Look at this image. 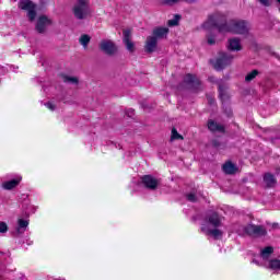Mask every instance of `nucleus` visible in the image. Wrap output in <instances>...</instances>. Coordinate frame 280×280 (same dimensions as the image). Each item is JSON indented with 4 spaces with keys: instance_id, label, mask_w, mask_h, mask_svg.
<instances>
[{
    "instance_id": "1",
    "label": "nucleus",
    "mask_w": 280,
    "mask_h": 280,
    "mask_svg": "<svg viewBox=\"0 0 280 280\" xmlns=\"http://www.w3.org/2000/svg\"><path fill=\"white\" fill-rule=\"evenodd\" d=\"M206 25L211 27H217L218 32L226 34L231 32L232 34H248L250 30V24L246 20H232L226 23V15L220 12H215L208 18Z\"/></svg>"
},
{
    "instance_id": "2",
    "label": "nucleus",
    "mask_w": 280,
    "mask_h": 280,
    "mask_svg": "<svg viewBox=\"0 0 280 280\" xmlns=\"http://www.w3.org/2000/svg\"><path fill=\"white\" fill-rule=\"evenodd\" d=\"M72 12L79 21H84L91 14V8L89 7V1L86 0H78L74 4Z\"/></svg>"
},
{
    "instance_id": "3",
    "label": "nucleus",
    "mask_w": 280,
    "mask_h": 280,
    "mask_svg": "<svg viewBox=\"0 0 280 280\" xmlns=\"http://www.w3.org/2000/svg\"><path fill=\"white\" fill-rule=\"evenodd\" d=\"M231 62H233V55H229L225 52H221L219 58H217L214 61H211V63L213 65V68L217 71H222V69H224L225 67H229Z\"/></svg>"
},
{
    "instance_id": "4",
    "label": "nucleus",
    "mask_w": 280,
    "mask_h": 280,
    "mask_svg": "<svg viewBox=\"0 0 280 280\" xmlns=\"http://www.w3.org/2000/svg\"><path fill=\"white\" fill-rule=\"evenodd\" d=\"M245 233L247 235H250L252 237H264V235H267L266 228L262 225H255V224H248L244 229Z\"/></svg>"
},
{
    "instance_id": "5",
    "label": "nucleus",
    "mask_w": 280,
    "mask_h": 280,
    "mask_svg": "<svg viewBox=\"0 0 280 280\" xmlns=\"http://www.w3.org/2000/svg\"><path fill=\"white\" fill-rule=\"evenodd\" d=\"M51 25H54V21L51 19H49L47 15H40L37 19L35 30L38 32V34H45L47 28Z\"/></svg>"
},
{
    "instance_id": "6",
    "label": "nucleus",
    "mask_w": 280,
    "mask_h": 280,
    "mask_svg": "<svg viewBox=\"0 0 280 280\" xmlns=\"http://www.w3.org/2000/svg\"><path fill=\"white\" fill-rule=\"evenodd\" d=\"M101 51L107 54V56H114L117 52V46L112 40L104 39L100 44Z\"/></svg>"
},
{
    "instance_id": "7",
    "label": "nucleus",
    "mask_w": 280,
    "mask_h": 280,
    "mask_svg": "<svg viewBox=\"0 0 280 280\" xmlns=\"http://www.w3.org/2000/svg\"><path fill=\"white\" fill-rule=\"evenodd\" d=\"M184 83L189 85L190 89H194V91H198V89H200V79L194 74H186Z\"/></svg>"
},
{
    "instance_id": "8",
    "label": "nucleus",
    "mask_w": 280,
    "mask_h": 280,
    "mask_svg": "<svg viewBox=\"0 0 280 280\" xmlns=\"http://www.w3.org/2000/svg\"><path fill=\"white\" fill-rule=\"evenodd\" d=\"M122 34H124L122 42L125 43V47L132 54L135 51V43H132V40L130 39L132 36V31L125 30Z\"/></svg>"
},
{
    "instance_id": "9",
    "label": "nucleus",
    "mask_w": 280,
    "mask_h": 280,
    "mask_svg": "<svg viewBox=\"0 0 280 280\" xmlns=\"http://www.w3.org/2000/svg\"><path fill=\"white\" fill-rule=\"evenodd\" d=\"M156 45H159V39H156V37H153L152 35L148 36L144 50L147 51V54H153V51H156Z\"/></svg>"
},
{
    "instance_id": "10",
    "label": "nucleus",
    "mask_w": 280,
    "mask_h": 280,
    "mask_svg": "<svg viewBox=\"0 0 280 280\" xmlns=\"http://www.w3.org/2000/svg\"><path fill=\"white\" fill-rule=\"evenodd\" d=\"M142 183L147 187V189H156L159 187V179L154 178L151 175H145L142 177Z\"/></svg>"
},
{
    "instance_id": "11",
    "label": "nucleus",
    "mask_w": 280,
    "mask_h": 280,
    "mask_svg": "<svg viewBox=\"0 0 280 280\" xmlns=\"http://www.w3.org/2000/svg\"><path fill=\"white\" fill-rule=\"evenodd\" d=\"M167 34H170V28L167 27H155L152 32V37L156 40H161L163 38H167Z\"/></svg>"
},
{
    "instance_id": "12",
    "label": "nucleus",
    "mask_w": 280,
    "mask_h": 280,
    "mask_svg": "<svg viewBox=\"0 0 280 280\" xmlns=\"http://www.w3.org/2000/svg\"><path fill=\"white\" fill-rule=\"evenodd\" d=\"M207 222L208 224H211V226H214V229H218V226H222V219L217 212H211L207 215Z\"/></svg>"
},
{
    "instance_id": "13",
    "label": "nucleus",
    "mask_w": 280,
    "mask_h": 280,
    "mask_svg": "<svg viewBox=\"0 0 280 280\" xmlns=\"http://www.w3.org/2000/svg\"><path fill=\"white\" fill-rule=\"evenodd\" d=\"M201 232L205 233L206 235H211L212 237H214V240H220V237H222L223 235L222 230H219V229L210 230L205 225L201 226Z\"/></svg>"
},
{
    "instance_id": "14",
    "label": "nucleus",
    "mask_w": 280,
    "mask_h": 280,
    "mask_svg": "<svg viewBox=\"0 0 280 280\" xmlns=\"http://www.w3.org/2000/svg\"><path fill=\"white\" fill-rule=\"evenodd\" d=\"M27 226H30V221L24 220V219H19L18 220V228L15 230V235H23L25 233Z\"/></svg>"
},
{
    "instance_id": "15",
    "label": "nucleus",
    "mask_w": 280,
    "mask_h": 280,
    "mask_svg": "<svg viewBox=\"0 0 280 280\" xmlns=\"http://www.w3.org/2000/svg\"><path fill=\"white\" fill-rule=\"evenodd\" d=\"M228 49L230 51H242V43L240 42V38L229 39Z\"/></svg>"
},
{
    "instance_id": "16",
    "label": "nucleus",
    "mask_w": 280,
    "mask_h": 280,
    "mask_svg": "<svg viewBox=\"0 0 280 280\" xmlns=\"http://www.w3.org/2000/svg\"><path fill=\"white\" fill-rule=\"evenodd\" d=\"M208 129L211 132H224V126L215 122L214 120H209L208 121Z\"/></svg>"
},
{
    "instance_id": "17",
    "label": "nucleus",
    "mask_w": 280,
    "mask_h": 280,
    "mask_svg": "<svg viewBox=\"0 0 280 280\" xmlns=\"http://www.w3.org/2000/svg\"><path fill=\"white\" fill-rule=\"evenodd\" d=\"M264 183L266 185V187H275V185H277V178H275V175L270 174V173H266L264 175Z\"/></svg>"
},
{
    "instance_id": "18",
    "label": "nucleus",
    "mask_w": 280,
    "mask_h": 280,
    "mask_svg": "<svg viewBox=\"0 0 280 280\" xmlns=\"http://www.w3.org/2000/svg\"><path fill=\"white\" fill-rule=\"evenodd\" d=\"M19 8L20 10H26L30 11L33 8H36V4H34V2H32V0H20L19 2Z\"/></svg>"
},
{
    "instance_id": "19",
    "label": "nucleus",
    "mask_w": 280,
    "mask_h": 280,
    "mask_svg": "<svg viewBox=\"0 0 280 280\" xmlns=\"http://www.w3.org/2000/svg\"><path fill=\"white\" fill-rule=\"evenodd\" d=\"M21 183V179H11L2 184L3 189H14Z\"/></svg>"
},
{
    "instance_id": "20",
    "label": "nucleus",
    "mask_w": 280,
    "mask_h": 280,
    "mask_svg": "<svg viewBox=\"0 0 280 280\" xmlns=\"http://www.w3.org/2000/svg\"><path fill=\"white\" fill-rule=\"evenodd\" d=\"M223 172L225 174H235V172H237V167H235L233 163L229 162L223 165Z\"/></svg>"
},
{
    "instance_id": "21",
    "label": "nucleus",
    "mask_w": 280,
    "mask_h": 280,
    "mask_svg": "<svg viewBox=\"0 0 280 280\" xmlns=\"http://www.w3.org/2000/svg\"><path fill=\"white\" fill-rule=\"evenodd\" d=\"M79 43L84 49H86V47H89V43H91V36L86 34L81 35L79 38Z\"/></svg>"
},
{
    "instance_id": "22",
    "label": "nucleus",
    "mask_w": 280,
    "mask_h": 280,
    "mask_svg": "<svg viewBox=\"0 0 280 280\" xmlns=\"http://www.w3.org/2000/svg\"><path fill=\"white\" fill-rule=\"evenodd\" d=\"M257 75H259V70H252L245 75V82L247 83L253 82V80H255Z\"/></svg>"
},
{
    "instance_id": "23",
    "label": "nucleus",
    "mask_w": 280,
    "mask_h": 280,
    "mask_svg": "<svg viewBox=\"0 0 280 280\" xmlns=\"http://www.w3.org/2000/svg\"><path fill=\"white\" fill-rule=\"evenodd\" d=\"M272 253H275V249L272 247L268 246L261 250L260 255H261L262 259H268V257H270V255H272Z\"/></svg>"
},
{
    "instance_id": "24",
    "label": "nucleus",
    "mask_w": 280,
    "mask_h": 280,
    "mask_svg": "<svg viewBox=\"0 0 280 280\" xmlns=\"http://www.w3.org/2000/svg\"><path fill=\"white\" fill-rule=\"evenodd\" d=\"M63 82L67 84H79L80 80L75 77L63 75Z\"/></svg>"
},
{
    "instance_id": "25",
    "label": "nucleus",
    "mask_w": 280,
    "mask_h": 280,
    "mask_svg": "<svg viewBox=\"0 0 280 280\" xmlns=\"http://www.w3.org/2000/svg\"><path fill=\"white\" fill-rule=\"evenodd\" d=\"M178 21H180V15L176 14L174 19L168 20L167 25L170 27H176V25H178Z\"/></svg>"
},
{
    "instance_id": "26",
    "label": "nucleus",
    "mask_w": 280,
    "mask_h": 280,
    "mask_svg": "<svg viewBox=\"0 0 280 280\" xmlns=\"http://www.w3.org/2000/svg\"><path fill=\"white\" fill-rule=\"evenodd\" d=\"M269 268H271V270H280V260L279 259L270 260Z\"/></svg>"
},
{
    "instance_id": "27",
    "label": "nucleus",
    "mask_w": 280,
    "mask_h": 280,
    "mask_svg": "<svg viewBox=\"0 0 280 280\" xmlns=\"http://www.w3.org/2000/svg\"><path fill=\"white\" fill-rule=\"evenodd\" d=\"M172 141H176L177 139L183 140V136L180 133H178V131L176 130V128L172 129V136H171Z\"/></svg>"
},
{
    "instance_id": "28",
    "label": "nucleus",
    "mask_w": 280,
    "mask_h": 280,
    "mask_svg": "<svg viewBox=\"0 0 280 280\" xmlns=\"http://www.w3.org/2000/svg\"><path fill=\"white\" fill-rule=\"evenodd\" d=\"M27 16L30 21H34L36 19V8L28 9Z\"/></svg>"
},
{
    "instance_id": "29",
    "label": "nucleus",
    "mask_w": 280,
    "mask_h": 280,
    "mask_svg": "<svg viewBox=\"0 0 280 280\" xmlns=\"http://www.w3.org/2000/svg\"><path fill=\"white\" fill-rule=\"evenodd\" d=\"M186 198L189 202H197L198 201V197H196V194L190 192L188 195H186Z\"/></svg>"
},
{
    "instance_id": "30",
    "label": "nucleus",
    "mask_w": 280,
    "mask_h": 280,
    "mask_svg": "<svg viewBox=\"0 0 280 280\" xmlns=\"http://www.w3.org/2000/svg\"><path fill=\"white\" fill-rule=\"evenodd\" d=\"M0 233H8V224L5 222H0Z\"/></svg>"
},
{
    "instance_id": "31",
    "label": "nucleus",
    "mask_w": 280,
    "mask_h": 280,
    "mask_svg": "<svg viewBox=\"0 0 280 280\" xmlns=\"http://www.w3.org/2000/svg\"><path fill=\"white\" fill-rule=\"evenodd\" d=\"M180 0H164L165 5H174V3H178Z\"/></svg>"
},
{
    "instance_id": "32",
    "label": "nucleus",
    "mask_w": 280,
    "mask_h": 280,
    "mask_svg": "<svg viewBox=\"0 0 280 280\" xmlns=\"http://www.w3.org/2000/svg\"><path fill=\"white\" fill-rule=\"evenodd\" d=\"M219 95L221 97V100L224 98V88H222V85L219 84Z\"/></svg>"
},
{
    "instance_id": "33",
    "label": "nucleus",
    "mask_w": 280,
    "mask_h": 280,
    "mask_svg": "<svg viewBox=\"0 0 280 280\" xmlns=\"http://www.w3.org/2000/svg\"><path fill=\"white\" fill-rule=\"evenodd\" d=\"M259 3H261V5H265L266 8H268L270 5V0H258Z\"/></svg>"
},
{
    "instance_id": "34",
    "label": "nucleus",
    "mask_w": 280,
    "mask_h": 280,
    "mask_svg": "<svg viewBox=\"0 0 280 280\" xmlns=\"http://www.w3.org/2000/svg\"><path fill=\"white\" fill-rule=\"evenodd\" d=\"M45 106L48 107L49 110H56V105H54L52 103L48 102V103L45 104Z\"/></svg>"
},
{
    "instance_id": "35",
    "label": "nucleus",
    "mask_w": 280,
    "mask_h": 280,
    "mask_svg": "<svg viewBox=\"0 0 280 280\" xmlns=\"http://www.w3.org/2000/svg\"><path fill=\"white\" fill-rule=\"evenodd\" d=\"M208 45H215V38L208 37Z\"/></svg>"
},
{
    "instance_id": "36",
    "label": "nucleus",
    "mask_w": 280,
    "mask_h": 280,
    "mask_svg": "<svg viewBox=\"0 0 280 280\" xmlns=\"http://www.w3.org/2000/svg\"><path fill=\"white\" fill-rule=\"evenodd\" d=\"M127 115H128L129 117H132V116L135 115V110L129 109V112L127 113Z\"/></svg>"
},
{
    "instance_id": "37",
    "label": "nucleus",
    "mask_w": 280,
    "mask_h": 280,
    "mask_svg": "<svg viewBox=\"0 0 280 280\" xmlns=\"http://www.w3.org/2000/svg\"><path fill=\"white\" fill-rule=\"evenodd\" d=\"M212 145H214V148H218V147H220V142H218V140H214V141L212 142Z\"/></svg>"
},
{
    "instance_id": "38",
    "label": "nucleus",
    "mask_w": 280,
    "mask_h": 280,
    "mask_svg": "<svg viewBox=\"0 0 280 280\" xmlns=\"http://www.w3.org/2000/svg\"><path fill=\"white\" fill-rule=\"evenodd\" d=\"M180 1H185L186 3H194V0H180Z\"/></svg>"
},
{
    "instance_id": "39",
    "label": "nucleus",
    "mask_w": 280,
    "mask_h": 280,
    "mask_svg": "<svg viewBox=\"0 0 280 280\" xmlns=\"http://www.w3.org/2000/svg\"><path fill=\"white\" fill-rule=\"evenodd\" d=\"M210 82H213V80H215L213 77L209 78Z\"/></svg>"
},
{
    "instance_id": "40",
    "label": "nucleus",
    "mask_w": 280,
    "mask_h": 280,
    "mask_svg": "<svg viewBox=\"0 0 280 280\" xmlns=\"http://www.w3.org/2000/svg\"><path fill=\"white\" fill-rule=\"evenodd\" d=\"M278 2L280 3V0H278Z\"/></svg>"
}]
</instances>
